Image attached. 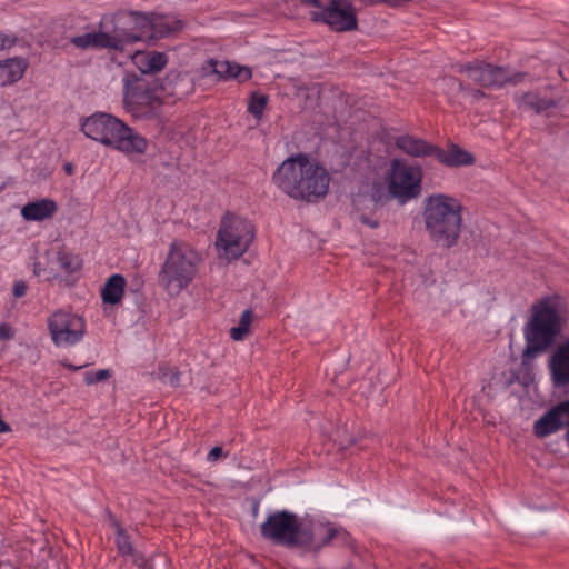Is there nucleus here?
I'll return each instance as SVG.
<instances>
[{
	"label": "nucleus",
	"mask_w": 569,
	"mask_h": 569,
	"mask_svg": "<svg viewBox=\"0 0 569 569\" xmlns=\"http://www.w3.org/2000/svg\"><path fill=\"white\" fill-rule=\"evenodd\" d=\"M47 326L52 343L61 349L79 345L87 333L86 319L64 309L53 311L47 319Z\"/></svg>",
	"instance_id": "nucleus-9"
},
{
	"label": "nucleus",
	"mask_w": 569,
	"mask_h": 569,
	"mask_svg": "<svg viewBox=\"0 0 569 569\" xmlns=\"http://www.w3.org/2000/svg\"><path fill=\"white\" fill-rule=\"evenodd\" d=\"M433 157L448 167L470 166L475 162L473 156L457 144H451L447 149H433Z\"/></svg>",
	"instance_id": "nucleus-21"
},
{
	"label": "nucleus",
	"mask_w": 569,
	"mask_h": 569,
	"mask_svg": "<svg viewBox=\"0 0 569 569\" xmlns=\"http://www.w3.org/2000/svg\"><path fill=\"white\" fill-rule=\"evenodd\" d=\"M66 169H67L68 172H71V167L70 166H67Z\"/></svg>",
	"instance_id": "nucleus-36"
},
{
	"label": "nucleus",
	"mask_w": 569,
	"mask_h": 569,
	"mask_svg": "<svg viewBox=\"0 0 569 569\" xmlns=\"http://www.w3.org/2000/svg\"><path fill=\"white\" fill-rule=\"evenodd\" d=\"M567 317V301L558 293L546 295L532 303L530 318L523 328V362L545 351L555 341Z\"/></svg>",
	"instance_id": "nucleus-3"
},
{
	"label": "nucleus",
	"mask_w": 569,
	"mask_h": 569,
	"mask_svg": "<svg viewBox=\"0 0 569 569\" xmlns=\"http://www.w3.org/2000/svg\"><path fill=\"white\" fill-rule=\"evenodd\" d=\"M463 204L448 193L427 196L421 206V219L428 239L439 248L455 247L463 228Z\"/></svg>",
	"instance_id": "nucleus-4"
},
{
	"label": "nucleus",
	"mask_w": 569,
	"mask_h": 569,
	"mask_svg": "<svg viewBox=\"0 0 569 569\" xmlns=\"http://www.w3.org/2000/svg\"><path fill=\"white\" fill-rule=\"evenodd\" d=\"M396 146L403 153L416 158L432 156L435 149L433 146L425 140L409 134L399 136L396 139Z\"/></svg>",
	"instance_id": "nucleus-22"
},
{
	"label": "nucleus",
	"mask_w": 569,
	"mask_h": 569,
	"mask_svg": "<svg viewBox=\"0 0 569 569\" xmlns=\"http://www.w3.org/2000/svg\"><path fill=\"white\" fill-rule=\"evenodd\" d=\"M340 528L322 515L298 517L288 511L270 515L261 525L262 536L278 545L318 552L340 532Z\"/></svg>",
	"instance_id": "nucleus-1"
},
{
	"label": "nucleus",
	"mask_w": 569,
	"mask_h": 569,
	"mask_svg": "<svg viewBox=\"0 0 569 569\" xmlns=\"http://www.w3.org/2000/svg\"><path fill=\"white\" fill-rule=\"evenodd\" d=\"M256 238L250 220L234 213H226L220 222L216 248L220 258L228 261L244 254Z\"/></svg>",
	"instance_id": "nucleus-7"
},
{
	"label": "nucleus",
	"mask_w": 569,
	"mask_h": 569,
	"mask_svg": "<svg viewBox=\"0 0 569 569\" xmlns=\"http://www.w3.org/2000/svg\"><path fill=\"white\" fill-rule=\"evenodd\" d=\"M110 369H99L97 371H88L84 373V382L89 386L104 381L111 377Z\"/></svg>",
	"instance_id": "nucleus-28"
},
{
	"label": "nucleus",
	"mask_w": 569,
	"mask_h": 569,
	"mask_svg": "<svg viewBox=\"0 0 569 569\" xmlns=\"http://www.w3.org/2000/svg\"><path fill=\"white\" fill-rule=\"evenodd\" d=\"M71 43L81 50L107 49L111 52L123 53L117 31V17L113 14L103 16L97 29L72 37Z\"/></svg>",
	"instance_id": "nucleus-11"
},
{
	"label": "nucleus",
	"mask_w": 569,
	"mask_h": 569,
	"mask_svg": "<svg viewBox=\"0 0 569 569\" xmlns=\"http://www.w3.org/2000/svg\"><path fill=\"white\" fill-rule=\"evenodd\" d=\"M201 74L204 77L217 76L219 79H233L238 82L248 81L252 77V71L247 66H241L233 61L208 59L201 67Z\"/></svg>",
	"instance_id": "nucleus-15"
},
{
	"label": "nucleus",
	"mask_w": 569,
	"mask_h": 569,
	"mask_svg": "<svg viewBox=\"0 0 569 569\" xmlns=\"http://www.w3.org/2000/svg\"><path fill=\"white\" fill-rule=\"evenodd\" d=\"M311 19L327 24L331 30L346 32L357 29L355 10L347 0H299Z\"/></svg>",
	"instance_id": "nucleus-8"
},
{
	"label": "nucleus",
	"mask_w": 569,
	"mask_h": 569,
	"mask_svg": "<svg viewBox=\"0 0 569 569\" xmlns=\"http://www.w3.org/2000/svg\"><path fill=\"white\" fill-rule=\"evenodd\" d=\"M226 456L222 448L217 446L213 447L207 455V461L210 463L217 462L221 457Z\"/></svg>",
	"instance_id": "nucleus-31"
},
{
	"label": "nucleus",
	"mask_w": 569,
	"mask_h": 569,
	"mask_svg": "<svg viewBox=\"0 0 569 569\" xmlns=\"http://www.w3.org/2000/svg\"><path fill=\"white\" fill-rule=\"evenodd\" d=\"M359 220L361 221V223L366 224V226H369L371 228H377L378 227V221L375 220V219H371L369 217H366L363 214H361L359 217Z\"/></svg>",
	"instance_id": "nucleus-34"
},
{
	"label": "nucleus",
	"mask_w": 569,
	"mask_h": 569,
	"mask_svg": "<svg viewBox=\"0 0 569 569\" xmlns=\"http://www.w3.org/2000/svg\"><path fill=\"white\" fill-rule=\"evenodd\" d=\"M463 71L471 81L482 87H501L509 81L517 82L519 77H511L506 69L485 63L468 64Z\"/></svg>",
	"instance_id": "nucleus-14"
},
{
	"label": "nucleus",
	"mask_w": 569,
	"mask_h": 569,
	"mask_svg": "<svg viewBox=\"0 0 569 569\" xmlns=\"http://www.w3.org/2000/svg\"><path fill=\"white\" fill-rule=\"evenodd\" d=\"M16 330L9 323H0V340H10L14 337Z\"/></svg>",
	"instance_id": "nucleus-29"
},
{
	"label": "nucleus",
	"mask_w": 569,
	"mask_h": 569,
	"mask_svg": "<svg viewBox=\"0 0 569 569\" xmlns=\"http://www.w3.org/2000/svg\"><path fill=\"white\" fill-rule=\"evenodd\" d=\"M272 182L292 199L315 201L329 189L328 170L307 154L288 157L272 174Z\"/></svg>",
	"instance_id": "nucleus-2"
},
{
	"label": "nucleus",
	"mask_w": 569,
	"mask_h": 569,
	"mask_svg": "<svg viewBox=\"0 0 569 569\" xmlns=\"http://www.w3.org/2000/svg\"><path fill=\"white\" fill-rule=\"evenodd\" d=\"M268 103V97L260 92H252L248 100L247 110L257 121L263 117Z\"/></svg>",
	"instance_id": "nucleus-27"
},
{
	"label": "nucleus",
	"mask_w": 569,
	"mask_h": 569,
	"mask_svg": "<svg viewBox=\"0 0 569 569\" xmlns=\"http://www.w3.org/2000/svg\"><path fill=\"white\" fill-rule=\"evenodd\" d=\"M16 43V38L0 32V52L10 49Z\"/></svg>",
	"instance_id": "nucleus-30"
},
{
	"label": "nucleus",
	"mask_w": 569,
	"mask_h": 569,
	"mask_svg": "<svg viewBox=\"0 0 569 569\" xmlns=\"http://www.w3.org/2000/svg\"><path fill=\"white\" fill-rule=\"evenodd\" d=\"M117 17V31L123 52L139 41L153 40V13L129 12L114 14Z\"/></svg>",
	"instance_id": "nucleus-13"
},
{
	"label": "nucleus",
	"mask_w": 569,
	"mask_h": 569,
	"mask_svg": "<svg viewBox=\"0 0 569 569\" xmlns=\"http://www.w3.org/2000/svg\"><path fill=\"white\" fill-rule=\"evenodd\" d=\"M59 363L61 366H63L64 368H68V369L73 370V371H78V370L82 369V367H83V366L71 365L67 359L60 360Z\"/></svg>",
	"instance_id": "nucleus-35"
},
{
	"label": "nucleus",
	"mask_w": 569,
	"mask_h": 569,
	"mask_svg": "<svg viewBox=\"0 0 569 569\" xmlns=\"http://www.w3.org/2000/svg\"><path fill=\"white\" fill-rule=\"evenodd\" d=\"M370 197L376 202L382 201L383 198L386 197L383 187L381 184H379V186L373 184L371 188V191H370Z\"/></svg>",
	"instance_id": "nucleus-32"
},
{
	"label": "nucleus",
	"mask_w": 569,
	"mask_h": 569,
	"mask_svg": "<svg viewBox=\"0 0 569 569\" xmlns=\"http://www.w3.org/2000/svg\"><path fill=\"white\" fill-rule=\"evenodd\" d=\"M116 542H117L119 552L121 555L132 556V560L138 567L144 566V563H146L144 558L138 553L132 552V546H131L129 537L124 533V531L118 525H116Z\"/></svg>",
	"instance_id": "nucleus-24"
},
{
	"label": "nucleus",
	"mask_w": 569,
	"mask_h": 569,
	"mask_svg": "<svg viewBox=\"0 0 569 569\" xmlns=\"http://www.w3.org/2000/svg\"><path fill=\"white\" fill-rule=\"evenodd\" d=\"M548 368L555 387L569 385V337L561 340L552 350Z\"/></svg>",
	"instance_id": "nucleus-16"
},
{
	"label": "nucleus",
	"mask_w": 569,
	"mask_h": 569,
	"mask_svg": "<svg viewBox=\"0 0 569 569\" xmlns=\"http://www.w3.org/2000/svg\"><path fill=\"white\" fill-rule=\"evenodd\" d=\"M124 53H127V58L131 60L133 66L143 74L160 72L168 62V58L163 52L149 50L129 52L127 50Z\"/></svg>",
	"instance_id": "nucleus-18"
},
{
	"label": "nucleus",
	"mask_w": 569,
	"mask_h": 569,
	"mask_svg": "<svg viewBox=\"0 0 569 569\" xmlns=\"http://www.w3.org/2000/svg\"><path fill=\"white\" fill-rule=\"evenodd\" d=\"M126 287L127 280L120 273H113L107 278L100 289L101 306L104 315H109L122 303Z\"/></svg>",
	"instance_id": "nucleus-17"
},
{
	"label": "nucleus",
	"mask_w": 569,
	"mask_h": 569,
	"mask_svg": "<svg viewBox=\"0 0 569 569\" xmlns=\"http://www.w3.org/2000/svg\"><path fill=\"white\" fill-rule=\"evenodd\" d=\"M58 203L51 198H39L27 202L20 209V214L24 221L41 222L56 216Z\"/></svg>",
	"instance_id": "nucleus-19"
},
{
	"label": "nucleus",
	"mask_w": 569,
	"mask_h": 569,
	"mask_svg": "<svg viewBox=\"0 0 569 569\" xmlns=\"http://www.w3.org/2000/svg\"><path fill=\"white\" fill-rule=\"evenodd\" d=\"M387 182L389 193L403 204L417 198L421 192V168L408 164L400 159H392Z\"/></svg>",
	"instance_id": "nucleus-10"
},
{
	"label": "nucleus",
	"mask_w": 569,
	"mask_h": 569,
	"mask_svg": "<svg viewBox=\"0 0 569 569\" xmlns=\"http://www.w3.org/2000/svg\"><path fill=\"white\" fill-rule=\"evenodd\" d=\"M123 102L126 110L136 118L148 119L156 117L162 101L157 89H140L133 86V77H123Z\"/></svg>",
	"instance_id": "nucleus-12"
},
{
	"label": "nucleus",
	"mask_w": 569,
	"mask_h": 569,
	"mask_svg": "<svg viewBox=\"0 0 569 569\" xmlns=\"http://www.w3.org/2000/svg\"><path fill=\"white\" fill-rule=\"evenodd\" d=\"M201 254L189 243L174 240L170 243L159 271V282L170 297H178L194 280Z\"/></svg>",
	"instance_id": "nucleus-6"
},
{
	"label": "nucleus",
	"mask_w": 569,
	"mask_h": 569,
	"mask_svg": "<svg viewBox=\"0 0 569 569\" xmlns=\"http://www.w3.org/2000/svg\"><path fill=\"white\" fill-rule=\"evenodd\" d=\"M57 263L64 273L72 274L81 269L82 259L70 251L61 250L58 252Z\"/></svg>",
	"instance_id": "nucleus-25"
},
{
	"label": "nucleus",
	"mask_w": 569,
	"mask_h": 569,
	"mask_svg": "<svg viewBox=\"0 0 569 569\" xmlns=\"http://www.w3.org/2000/svg\"><path fill=\"white\" fill-rule=\"evenodd\" d=\"M29 62L23 57H10L0 60V88H6L19 82L27 69Z\"/></svg>",
	"instance_id": "nucleus-20"
},
{
	"label": "nucleus",
	"mask_w": 569,
	"mask_h": 569,
	"mask_svg": "<svg viewBox=\"0 0 569 569\" xmlns=\"http://www.w3.org/2000/svg\"><path fill=\"white\" fill-rule=\"evenodd\" d=\"M152 24L154 39L170 36L182 28L181 21L173 16L154 14Z\"/></svg>",
	"instance_id": "nucleus-23"
},
{
	"label": "nucleus",
	"mask_w": 569,
	"mask_h": 569,
	"mask_svg": "<svg viewBox=\"0 0 569 569\" xmlns=\"http://www.w3.org/2000/svg\"><path fill=\"white\" fill-rule=\"evenodd\" d=\"M79 129L88 139L127 157L142 156L149 147L143 136L109 112L96 111L80 118Z\"/></svg>",
	"instance_id": "nucleus-5"
},
{
	"label": "nucleus",
	"mask_w": 569,
	"mask_h": 569,
	"mask_svg": "<svg viewBox=\"0 0 569 569\" xmlns=\"http://www.w3.org/2000/svg\"><path fill=\"white\" fill-rule=\"evenodd\" d=\"M252 320V311L244 310L240 317L239 323L230 329V338L233 341H242L250 332Z\"/></svg>",
	"instance_id": "nucleus-26"
},
{
	"label": "nucleus",
	"mask_w": 569,
	"mask_h": 569,
	"mask_svg": "<svg viewBox=\"0 0 569 569\" xmlns=\"http://www.w3.org/2000/svg\"><path fill=\"white\" fill-rule=\"evenodd\" d=\"M27 290H28L27 283L22 280H19V281L14 282L12 292L16 298H21L27 293Z\"/></svg>",
	"instance_id": "nucleus-33"
}]
</instances>
